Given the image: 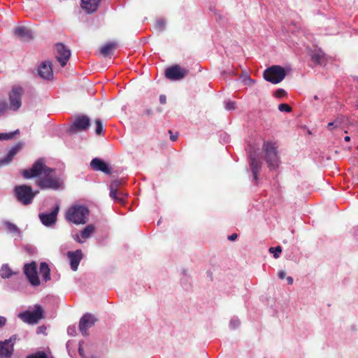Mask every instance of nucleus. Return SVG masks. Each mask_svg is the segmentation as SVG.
Wrapping results in <instances>:
<instances>
[{"label": "nucleus", "mask_w": 358, "mask_h": 358, "mask_svg": "<svg viewBox=\"0 0 358 358\" xmlns=\"http://www.w3.org/2000/svg\"><path fill=\"white\" fill-rule=\"evenodd\" d=\"M59 211V205L56 204L51 212H43L38 214L41 222L46 227H52L55 225L57 220V215Z\"/></svg>", "instance_id": "nucleus-9"}, {"label": "nucleus", "mask_w": 358, "mask_h": 358, "mask_svg": "<svg viewBox=\"0 0 358 358\" xmlns=\"http://www.w3.org/2000/svg\"><path fill=\"white\" fill-rule=\"evenodd\" d=\"M13 193L19 203L28 206L33 202L38 191L34 192L31 187L27 185H20L14 187Z\"/></svg>", "instance_id": "nucleus-2"}, {"label": "nucleus", "mask_w": 358, "mask_h": 358, "mask_svg": "<svg viewBox=\"0 0 358 358\" xmlns=\"http://www.w3.org/2000/svg\"><path fill=\"white\" fill-rule=\"evenodd\" d=\"M52 173L45 174L36 181V185L41 189H59L63 185L62 180L57 177H52Z\"/></svg>", "instance_id": "nucleus-5"}, {"label": "nucleus", "mask_w": 358, "mask_h": 358, "mask_svg": "<svg viewBox=\"0 0 358 358\" xmlns=\"http://www.w3.org/2000/svg\"><path fill=\"white\" fill-rule=\"evenodd\" d=\"M14 33L16 36L22 38H31L32 37V31L24 27H17Z\"/></svg>", "instance_id": "nucleus-26"}, {"label": "nucleus", "mask_w": 358, "mask_h": 358, "mask_svg": "<svg viewBox=\"0 0 358 358\" xmlns=\"http://www.w3.org/2000/svg\"><path fill=\"white\" fill-rule=\"evenodd\" d=\"M248 80H249L250 82H252V80L250 78H248Z\"/></svg>", "instance_id": "nucleus-56"}, {"label": "nucleus", "mask_w": 358, "mask_h": 358, "mask_svg": "<svg viewBox=\"0 0 358 358\" xmlns=\"http://www.w3.org/2000/svg\"><path fill=\"white\" fill-rule=\"evenodd\" d=\"M159 102L162 103V104H165L166 102V97L165 95L164 94H162L159 96Z\"/></svg>", "instance_id": "nucleus-45"}, {"label": "nucleus", "mask_w": 358, "mask_h": 358, "mask_svg": "<svg viewBox=\"0 0 358 358\" xmlns=\"http://www.w3.org/2000/svg\"><path fill=\"white\" fill-rule=\"evenodd\" d=\"M43 309L40 305H35L34 310H26L18 314V317L24 322L33 324H36L43 318Z\"/></svg>", "instance_id": "nucleus-7"}, {"label": "nucleus", "mask_w": 358, "mask_h": 358, "mask_svg": "<svg viewBox=\"0 0 358 358\" xmlns=\"http://www.w3.org/2000/svg\"><path fill=\"white\" fill-rule=\"evenodd\" d=\"M24 273L30 284L34 287L38 286L41 283L37 273V265L35 262L26 264L24 266Z\"/></svg>", "instance_id": "nucleus-11"}, {"label": "nucleus", "mask_w": 358, "mask_h": 358, "mask_svg": "<svg viewBox=\"0 0 358 358\" xmlns=\"http://www.w3.org/2000/svg\"><path fill=\"white\" fill-rule=\"evenodd\" d=\"M122 180H114L111 182L110 185V196L117 202H122V198L117 197V190L119 187L122 185Z\"/></svg>", "instance_id": "nucleus-21"}, {"label": "nucleus", "mask_w": 358, "mask_h": 358, "mask_svg": "<svg viewBox=\"0 0 358 358\" xmlns=\"http://www.w3.org/2000/svg\"><path fill=\"white\" fill-rule=\"evenodd\" d=\"M241 324L240 320L237 317H233L229 322V327L231 329L238 328Z\"/></svg>", "instance_id": "nucleus-32"}, {"label": "nucleus", "mask_w": 358, "mask_h": 358, "mask_svg": "<svg viewBox=\"0 0 358 358\" xmlns=\"http://www.w3.org/2000/svg\"><path fill=\"white\" fill-rule=\"evenodd\" d=\"M96 321L97 319L94 315L88 313L84 314L79 322V330L81 334L83 336H87L88 329L92 327Z\"/></svg>", "instance_id": "nucleus-14"}, {"label": "nucleus", "mask_w": 358, "mask_h": 358, "mask_svg": "<svg viewBox=\"0 0 358 358\" xmlns=\"http://www.w3.org/2000/svg\"><path fill=\"white\" fill-rule=\"evenodd\" d=\"M101 2V0H81V7L87 13L95 12Z\"/></svg>", "instance_id": "nucleus-22"}, {"label": "nucleus", "mask_w": 358, "mask_h": 358, "mask_svg": "<svg viewBox=\"0 0 358 358\" xmlns=\"http://www.w3.org/2000/svg\"><path fill=\"white\" fill-rule=\"evenodd\" d=\"M95 231V227L93 224L87 225L81 231L80 236L76 235L75 240L80 243H83L86 239L90 238Z\"/></svg>", "instance_id": "nucleus-20"}, {"label": "nucleus", "mask_w": 358, "mask_h": 358, "mask_svg": "<svg viewBox=\"0 0 358 358\" xmlns=\"http://www.w3.org/2000/svg\"><path fill=\"white\" fill-rule=\"evenodd\" d=\"M275 96L276 97H282L286 94V92L283 89H278L275 91Z\"/></svg>", "instance_id": "nucleus-41"}, {"label": "nucleus", "mask_w": 358, "mask_h": 358, "mask_svg": "<svg viewBox=\"0 0 358 358\" xmlns=\"http://www.w3.org/2000/svg\"><path fill=\"white\" fill-rule=\"evenodd\" d=\"M312 61L317 64L324 65L325 64V56L324 54L318 50L312 55Z\"/></svg>", "instance_id": "nucleus-27"}, {"label": "nucleus", "mask_w": 358, "mask_h": 358, "mask_svg": "<svg viewBox=\"0 0 358 358\" xmlns=\"http://www.w3.org/2000/svg\"><path fill=\"white\" fill-rule=\"evenodd\" d=\"M14 349L10 347V345L7 344V343L4 341H0V356L5 358H10L13 353Z\"/></svg>", "instance_id": "nucleus-23"}, {"label": "nucleus", "mask_w": 358, "mask_h": 358, "mask_svg": "<svg viewBox=\"0 0 358 358\" xmlns=\"http://www.w3.org/2000/svg\"><path fill=\"white\" fill-rule=\"evenodd\" d=\"M117 47V43L115 41L110 42L103 45L101 49L100 52L104 57L111 54L112 51Z\"/></svg>", "instance_id": "nucleus-25"}, {"label": "nucleus", "mask_w": 358, "mask_h": 358, "mask_svg": "<svg viewBox=\"0 0 358 358\" xmlns=\"http://www.w3.org/2000/svg\"><path fill=\"white\" fill-rule=\"evenodd\" d=\"M8 104L5 99H0V116H1L7 109Z\"/></svg>", "instance_id": "nucleus-37"}, {"label": "nucleus", "mask_w": 358, "mask_h": 358, "mask_svg": "<svg viewBox=\"0 0 358 358\" xmlns=\"http://www.w3.org/2000/svg\"><path fill=\"white\" fill-rule=\"evenodd\" d=\"M90 166L95 171H100L107 174L110 173L108 164L99 158H94L90 162Z\"/></svg>", "instance_id": "nucleus-19"}, {"label": "nucleus", "mask_w": 358, "mask_h": 358, "mask_svg": "<svg viewBox=\"0 0 358 358\" xmlns=\"http://www.w3.org/2000/svg\"><path fill=\"white\" fill-rule=\"evenodd\" d=\"M278 110L280 112H286V113H290L292 110V108L287 103H280L278 106Z\"/></svg>", "instance_id": "nucleus-35"}, {"label": "nucleus", "mask_w": 358, "mask_h": 358, "mask_svg": "<svg viewBox=\"0 0 358 358\" xmlns=\"http://www.w3.org/2000/svg\"><path fill=\"white\" fill-rule=\"evenodd\" d=\"M287 281V283L289 285H292L293 284V278L291 277V276H288L287 278H286Z\"/></svg>", "instance_id": "nucleus-49"}, {"label": "nucleus", "mask_w": 358, "mask_h": 358, "mask_svg": "<svg viewBox=\"0 0 358 358\" xmlns=\"http://www.w3.org/2000/svg\"><path fill=\"white\" fill-rule=\"evenodd\" d=\"M285 69L280 66L273 65L266 69L264 72V78L266 81L278 84L285 77Z\"/></svg>", "instance_id": "nucleus-6"}, {"label": "nucleus", "mask_w": 358, "mask_h": 358, "mask_svg": "<svg viewBox=\"0 0 358 358\" xmlns=\"http://www.w3.org/2000/svg\"><path fill=\"white\" fill-rule=\"evenodd\" d=\"M45 329V327H43V326H42V327H39L38 328V332H43V331H44Z\"/></svg>", "instance_id": "nucleus-52"}, {"label": "nucleus", "mask_w": 358, "mask_h": 358, "mask_svg": "<svg viewBox=\"0 0 358 358\" xmlns=\"http://www.w3.org/2000/svg\"><path fill=\"white\" fill-rule=\"evenodd\" d=\"M14 273L8 266V264H3L0 269V275L2 278H10Z\"/></svg>", "instance_id": "nucleus-29"}, {"label": "nucleus", "mask_w": 358, "mask_h": 358, "mask_svg": "<svg viewBox=\"0 0 358 358\" xmlns=\"http://www.w3.org/2000/svg\"><path fill=\"white\" fill-rule=\"evenodd\" d=\"M24 94V89L20 86H13L8 94L10 101V109L17 111L22 106V96Z\"/></svg>", "instance_id": "nucleus-8"}, {"label": "nucleus", "mask_w": 358, "mask_h": 358, "mask_svg": "<svg viewBox=\"0 0 358 358\" xmlns=\"http://www.w3.org/2000/svg\"><path fill=\"white\" fill-rule=\"evenodd\" d=\"M17 338L16 335H13L10 337L9 339L5 340V341L7 343V344L10 345V347L13 348L14 343H15Z\"/></svg>", "instance_id": "nucleus-39"}, {"label": "nucleus", "mask_w": 358, "mask_h": 358, "mask_svg": "<svg viewBox=\"0 0 358 358\" xmlns=\"http://www.w3.org/2000/svg\"><path fill=\"white\" fill-rule=\"evenodd\" d=\"M334 124H335V122H329V123L328 124V125H327V128H328L329 129H331V127L334 126Z\"/></svg>", "instance_id": "nucleus-51"}, {"label": "nucleus", "mask_w": 358, "mask_h": 358, "mask_svg": "<svg viewBox=\"0 0 358 358\" xmlns=\"http://www.w3.org/2000/svg\"><path fill=\"white\" fill-rule=\"evenodd\" d=\"M6 318L3 316H0V329L5 326L6 323Z\"/></svg>", "instance_id": "nucleus-42"}, {"label": "nucleus", "mask_w": 358, "mask_h": 358, "mask_svg": "<svg viewBox=\"0 0 358 358\" xmlns=\"http://www.w3.org/2000/svg\"><path fill=\"white\" fill-rule=\"evenodd\" d=\"M20 134V130L16 129L14 131L8 133H0V141H8L13 139L17 134Z\"/></svg>", "instance_id": "nucleus-30"}, {"label": "nucleus", "mask_w": 358, "mask_h": 358, "mask_svg": "<svg viewBox=\"0 0 358 358\" xmlns=\"http://www.w3.org/2000/svg\"><path fill=\"white\" fill-rule=\"evenodd\" d=\"M96 124V130L95 132L97 135H101L103 133V124L100 119H96L95 120Z\"/></svg>", "instance_id": "nucleus-34"}, {"label": "nucleus", "mask_w": 358, "mask_h": 358, "mask_svg": "<svg viewBox=\"0 0 358 358\" xmlns=\"http://www.w3.org/2000/svg\"><path fill=\"white\" fill-rule=\"evenodd\" d=\"M237 234H232L231 235L229 236L228 239L229 241H235L237 238Z\"/></svg>", "instance_id": "nucleus-48"}, {"label": "nucleus", "mask_w": 358, "mask_h": 358, "mask_svg": "<svg viewBox=\"0 0 358 358\" xmlns=\"http://www.w3.org/2000/svg\"><path fill=\"white\" fill-rule=\"evenodd\" d=\"M357 150H358V146L357 147Z\"/></svg>", "instance_id": "nucleus-57"}, {"label": "nucleus", "mask_w": 358, "mask_h": 358, "mask_svg": "<svg viewBox=\"0 0 358 358\" xmlns=\"http://www.w3.org/2000/svg\"><path fill=\"white\" fill-rule=\"evenodd\" d=\"M54 169L48 167L43 162L42 159H37L29 169H24L22 175L25 179H31L33 178L40 177L41 175L49 174L53 173Z\"/></svg>", "instance_id": "nucleus-4"}, {"label": "nucleus", "mask_w": 358, "mask_h": 358, "mask_svg": "<svg viewBox=\"0 0 358 358\" xmlns=\"http://www.w3.org/2000/svg\"><path fill=\"white\" fill-rule=\"evenodd\" d=\"M67 333L70 336H75L76 334V328L75 326H69L67 329Z\"/></svg>", "instance_id": "nucleus-40"}, {"label": "nucleus", "mask_w": 358, "mask_h": 358, "mask_svg": "<svg viewBox=\"0 0 358 358\" xmlns=\"http://www.w3.org/2000/svg\"><path fill=\"white\" fill-rule=\"evenodd\" d=\"M89 209L82 205H75L70 207L65 214V219L76 224H84L88 221Z\"/></svg>", "instance_id": "nucleus-1"}, {"label": "nucleus", "mask_w": 358, "mask_h": 358, "mask_svg": "<svg viewBox=\"0 0 358 358\" xmlns=\"http://www.w3.org/2000/svg\"><path fill=\"white\" fill-rule=\"evenodd\" d=\"M0 358H3V357L0 356Z\"/></svg>", "instance_id": "nucleus-58"}, {"label": "nucleus", "mask_w": 358, "mask_h": 358, "mask_svg": "<svg viewBox=\"0 0 358 358\" xmlns=\"http://www.w3.org/2000/svg\"><path fill=\"white\" fill-rule=\"evenodd\" d=\"M27 358H48L44 352H38L35 354L29 355Z\"/></svg>", "instance_id": "nucleus-38"}, {"label": "nucleus", "mask_w": 358, "mask_h": 358, "mask_svg": "<svg viewBox=\"0 0 358 358\" xmlns=\"http://www.w3.org/2000/svg\"><path fill=\"white\" fill-rule=\"evenodd\" d=\"M38 75L44 80H51L53 78L52 63L50 61L41 62L38 68Z\"/></svg>", "instance_id": "nucleus-15"}, {"label": "nucleus", "mask_w": 358, "mask_h": 358, "mask_svg": "<svg viewBox=\"0 0 358 358\" xmlns=\"http://www.w3.org/2000/svg\"><path fill=\"white\" fill-rule=\"evenodd\" d=\"M354 234L358 236V226L354 228Z\"/></svg>", "instance_id": "nucleus-53"}, {"label": "nucleus", "mask_w": 358, "mask_h": 358, "mask_svg": "<svg viewBox=\"0 0 358 358\" xmlns=\"http://www.w3.org/2000/svg\"><path fill=\"white\" fill-rule=\"evenodd\" d=\"M313 99H314V100H318V99H319V97H318V96H317V95H315V96H313Z\"/></svg>", "instance_id": "nucleus-55"}, {"label": "nucleus", "mask_w": 358, "mask_h": 358, "mask_svg": "<svg viewBox=\"0 0 358 358\" xmlns=\"http://www.w3.org/2000/svg\"><path fill=\"white\" fill-rule=\"evenodd\" d=\"M268 250L271 253L273 254V257L277 259L280 257V255L282 252V248L280 246L271 247Z\"/></svg>", "instance_id": "nucleus-31"}, {"label": "nucleus", "mask_w": 358, "mask_h": 358, "mask_svg": "<svg viewBox=\"0 0 358 358\" xmlns=\"http://www.w3.org/2000/svg\"><path fill=\"white\" fill-rule=\"evenodd\" d=\"M188 73V70L178 64L171 66L165 70V76L171 80H180Z\"/></svg>", "instance_id": "nucleus-12"}, {"label": "nucleus", "mask_w": 358, "mask_h": 358, "mask_svg": "<svg viewBox=\"0 0 358 358\" xmlns=\"http://www.w3.org/2000/svg\"><path fill=\"white\" fill-rule=\"evenodd\" d=\"M66 255L69 259L71 270L76 271L83 257L82 250H76V251H69Z\"/></svg>", "instance_id": "nucleus-17"}, {"label": "nucleus", "mask_w": 358, "mask_h": 358, "mask_svg": "<svg viewBox=\"0 0 358 358\" xmlns=\"http://www.w3.org/2000/svg\"><path fill=\"white\" fill-rule=\"evenodd\" d=\"M249 159H250V166L251 169V171L253 175V179L255 180H258V173L262 169V161L257 158L255 152L252 153L251 149L250 150L249 153Z\"/></svg>", "instance_id": "nucleus-16"}, {"label": "nucleus", "mask_w": 358, "mask_h": 358, "mask_svg": "<svg viewBox=\"0 0 358 358\" xmlns=\"http://www.w3.org/2000/svg\"><path fill=\"white\" fill-rule=\"evenodd\" d=\"M145 113L148 115H152V110L151 109H147L145 111Z\"/></svg>", "instance_id": "nucleus-50"}, {"label": "nucleus", "mask_w": 358, "mask_h": 358, "mask_svg": "<svg viewBox=\"0 0 358 358\" xmlns=\"http://www.w3.org/2000/svg\"><path fill=\"white\" fill-rule=\"evenodd\" d=\"M3 225L6 227V230L9 233H12V234H16L18 236H21V231H20V229L15 224L10 222L9 221H5L3 222Z\"/></svg>", "instance_id": "nucleus-28"}, {"label": "nucleus", "mask_w": 358, "mask_h": 358, "mask_svg": "<svg viewBox=\"0 0 358 358\" xmlns=\"http://www.w3.org/2000/svg\"><path fill=\"white\" fill-rule=\"evenodd\" d=\"M127 196V194L124 193L122 191L117 190V197L122 198V201L121 203L124 202V198Z\"/></svg>", "instance_id": "nucleus-43"}, {"label": "nucleus", "mask_w": 358, "mask_h": 358, "mask_svg": "<svg viewBox=\"0 0 358 358\" xmlns=\"http://www.w3.org/2000/svg\"><path fill=\"white\" fill-rule=\"evenodd\" d=\"M90 127V120L85 115H79L75 118L73 124L70 126L69 131L71 134H76L80 131H86Z\"/></svg>", "instance_id": "nucleus-10"}, {"label": "nucleus", "mask_w": 358, "mask_h": 358, "mask_svg": "<svg viewBox=\"0 0 358 358\" xmlns=\"http://www.w3.org/2000/svg\"><path fill=\"white\" fill-rule=\"evenodd\" d=\"M22 143H17L8 151L7 155L0 159V167L8 164L22 147Z\"/></svg>", "instance_id": "nucleus-18"}, {"label": "nucleus", "mask_w": 358, "mask_h": 358, "mask_svg": "<svg viewBox=\"0 0 358 358\" xmlns=\"http://www.w3.org/2000/svg\"><path fill=\"white\" fill-rule=\"evenodd\" d=\"M169 132L170 133L171 136H170V138L172 141H176L177 138H178V134H176V135H173L172 131L171 130L169 131Z\"/></svg>", "instance_id": "nucleus-46"}, {"label": "nucleus", "mask_w": 358, "mask_h": 358, "mask_svg": "<svg viewBox=\"0 0 358 358\" xmlns=\"http://www.w3.org/2000/svg\"><path fill=\"white\" fill-rule=\"evenodd\" d=\"M285 275L286 273L284 271L280 270L278 271V276L280 279H284L285 278Z\"/></svg>", "instance_id": "nucleus-44"}, {"label": "nucleus", "mask_w": 358, "mask_h": 358, "mask_svg": "<svg viewBox=\"0 0 358 358\" xmlns=\"http://www.w3.org/2000/svg\"><path fill=\"white\" fill-rule=\"evenodd\" d=\"M40 273L45 282L50 280V269L46 262H41L39 267Z\"/></svg>", "instance_id": "nucleus-24"}, {"label": "nucleus", "mask_w": 358, "mask_h": 358, "mask_svg": "<svg viewBox=\"0 0 358 358\" xmlns=\"http://www.w3.org/2000/svg\"><path fill=\"white\" fill-rule=\"evenodd\" d=\"M224 108L227 110H234L236 109V102L232 101H225Z\"/></svg>", "instance_id": "nucleus-36"}, {"label": "nucleus", "mask_w": 358, "mask_h": 358, "mask_svg": "<svg viewBox=\"0 0 358 358\" xmlns=\"http://www.w3.org/2000/svg\"><path fill=\"white\" fill-rule=\"evenodd\" d=\"M71 56L70 50L63 43H57L55 45V57L62 66H64Z\"/></svg>", "instance_id": "nucleus-13"}, {"label": "nucleus", "mask_w": 358, "mask_h": 358, "mask_svg": "<svg viewBox=\"0 0 358 358\" xmlns=\"http://www.w3.org/2000/svg\"><path fill=\"white\" fill-rule=\"evenodd\" d=\"M263 150L265 152V160L269 169H276L280 162L276 143L271 141L264 143Z\"/></svg>", "instance_id": "nucleus-3"}, {"label": "nucleus", "mask_w": 358, "mask_h": 358, "mask_svg": "<svg viewBox=\"0 0 358 358\" xmlns=\"http://www.w3.org/2000/svg\"><path fill=\"white\" fill-rule=\"evenodd\" d=\"M264 358H266V357H264Z\"/></svg>", "instance_id": "nucleus-59"}, {"label": "nucleus", "mask_w": 358, "mask_h": 358, "mask_svg": "<svg viewBox=\"0 0 358 358\" xmlns=\"http://www.w3.org/2000/svg\"><path fill=\"white\" fill-rule=\"evenodd\" d=\"M165 27H166V22L163 19H158L157 21H156V23H155V28L160 31H162L165 29Z\"/></svg>", "instance_id": "nucleus-33"}, {"label": "nucleus", "mask_w": 358, "mask_h": 358, "mask_svg": "<svg viewBox=\"0 0 358 358\" xmlns=\"http://www.w3.org/2000/svg\"><path fill=\"white\" fill-rule=\"evenodd\" d=\"M78 352H79V355L82 357H84L85 356V352H84V350L83 348H82L81 345L80 344V346H79V348H78Z\"/></svg>", "instance_id": "nucleus-47"}, {"label": "nucleus", "mask_w": 358, "mask_h": 358, "mask_svg": "<svg viewBox=\"0 0 358 358\" xmlns=\"http://www.w3.org/2000/svg\"><path fill=\"white\" fill-rule=\"evenodd\" d=\"M345 141L348 142L350 141V137L347 136L344 138Z\"/></svg>", "instance_id": "nucleus-54"}]
</instances>
